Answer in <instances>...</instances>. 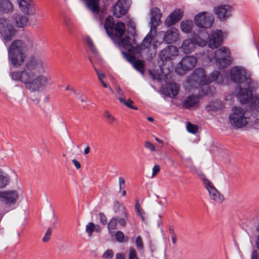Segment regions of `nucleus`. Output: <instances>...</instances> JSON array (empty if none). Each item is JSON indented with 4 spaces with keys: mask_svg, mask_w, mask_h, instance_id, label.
<instances>
[{
    "mask_svg": "<svg viewBox=\"0 0 259 259\" xmlns=\"http://www.w3.org/2000/svg\"><path fill=\"white\" fill-rule=\"evenodd\" d=\"M147 119H148V121H149L150 122H153L154 121V119L152 117H148L147 118Z\"/></svg>",
    "mask_w": 259,
    "mask_h": 259,
    "instance_id": "obj_63",
    "label": "nucleus"
},
{
    "mask_svg": "<svg viewBox=\"0 0 259 259\" xmlns=\"http://www.w3.org/2000/svg\"><path fill=\"white\" fill-rule=\"evenodd\" d=\"M145 147L146 148L149 149L151 151H156L155 146L149 142H146L145 143Z\"/></svg>",
    "mask_w": 259,
    "mask_h": 259,
    "instance_id": "obj_51",
    "label": "nucleus"
},
{
    "mask_svg": "<svg viewBox=\"0 0 259 259\" xmlns=\"http://www.w3.org/2000/svg\"><path fill=\"white\" fill-rule=\"evenodd\" d=\"M16 30L10 20L6 18H0V34L5 43L11 41L15 36Z\"/></svg>",
    "mask_w": 259,
    "mask_h": 259,
    "instance_id": "obj_6",
    "label": "nucleus"
},
{
    "mask_svg": "<svg viewBox=\"0 0 259 259\" xmlns=\"http://www.w3.org/2000/svg\"><path fill=\"white\" fill-rule=\"evenodd\" d=\"M178 30L174 28H171L164 33L163 40L167 44L175 42L179 38Z\"/></svg>",
    "mask_w": 259,
    "mask_h": 259,
    "instance_id": "obj_20",
    "label": "nucleus"
},
{
    "mask_svg": "<svg viewBox=\"0 0 259 259\" xmlns=\"http://www.w3.org/2000/svg\"><path fill=\"white\" fill-rule=\"evenodd\" d=\"M93 66L95 69V70L98 75V79L100 81V82L102 83V85L104 88H108V85L107 84L103 81V78L105 77V75L104 73L101 72L98 70L93 64Z\"/></svg>",
    "mask_w": 259,
    "mask_h": 259,
    "instance_id": "obj_38",
    "label": "nucleus"
},
{
    "mask_svg": "<svg viewBox=\"0 0 259 259\" xmlns=\"http://www.w3.org/2000/svg\"><path fill=\"white\" fill-rule=\"evenodd\" d=\"M119 185L120 190L123 189L125 187V180L123 178H119Z\"/></svg>",
    "mask_w": 259,
    "mask_h": 259,
    "instance_id": "obj_52",
    "label": "nucleus"
},
{
    "mask_svg": "<svg viewBox=\"0 0 259 259\" xmlns=\"http://www.w3.org/2000/svg\"><path fill=\"white\" fill-rule=\"evenodd\" d=\"M193 26V22L191 20L183 21L181 23V29L185 33L190 32Z\"/></svg>",
    "mask_w": 259,
    "mask_h": 259,
    "instance_id": "obj_33",
    "label": "nucleus"
},
{
    "mask_svg": "<svg viewBox=\"0 0 259 259\" xmlns=\"http://www.w3.org/2000/svg\"><path fill=\"white\" fill-rule=\"evenodd\" d=\"M100 221L101 224L103 225H105L107 224V220L106 215L103 212L99 213Z\"/></svg>",
    "mask_w": 259,
    "mask_h": 259,
    "instance_id": "obj_49",
    "label": "nucleus"
},
{
    "mask_svg": "<svg viewBox=\"0 0 259 259\" xmlns=\"http://www.w3.org/2000/svg\"><path fill=\"white\" fill-rule=\"evenodd\" d=\"M232 7L228 5H221L214 9V12L221 21H224L230 17Z\"/></svg>",
    "mask_w": 259,
    "mask_h": 259,
    "instance_id": "obj_17",
    "label": "nucleus"
},
{
    "mask_svg": "<svg viewBox=\"0 0 259 259\" xmlns=\"http://www.w3.org/2000/svg\"><path fill=\"white\" fill-rule=\"evenodd\" d=\"M160 169V166L159 165H155L152 168V178H154L156 175L159 172Z\"/></svg>",
    "mask_w": 259,
    "mask_h": 259,
    "instance_id": "obj_50",
    "label": "nucleus"
},
{
    "mask_svg": "<svg viewBox=\"0 0 259 259\" xmlns=\"http://www.w3.org/2000/svg\"><path fill=\"white\" fill-rule=\"evenodd\" d=\"M257 248L259 249V234L257 236V239L256 241Z\"/></svg>",
    "mask_w": 259,
    "mask_h": 259,
    "instance_id": "obj_61",
    "label": "nucleus"
},
{
    "mask_svg": "<svg viewBox=\"0 0 259 259\" xmlns=\"http://www.w3.org/2000/svg\"><path fill=\"white\" fill-rule=\"evenodd\" d=\"M125 31V24L123 22H117L115 26V33L117 36H122Z\"/></svg>",
    "mask_w": 259,
    "mask_h": 259,
    "instance_id": "obj_32",
    "label": "nucleus"
},
{
    "mask_svg": "<svg viewBox=\"0 0 259 259\" xmlns=\"http://www.w3.org/2000/svg\"><path fill=\"white\" fill-rule=\"evenodd\" d=\"M223 104L220 101L217 100L209 103L206 106L207 110L210 111L221 110L223 108Z\"/></svg>",
    "mask_w": 259,
    "mask_h": 259,
    "instance_id": "obj_30",
    "label": "nucleus"
},
{
    "mask_svg": "<svg viewBox=\"0 0 259 259\" xmlns=\"http://www.w3.org/2000/svg\"><path fill=\"white\" fill-rule=\"evenodd\" d=\"M117 218L114 217L112 218L108 223V229L110 233L113 230L117 229Z\"/></svg>",
    "mask_w": 259,
    "mask_h": 259,
    "instance_id": "obj_36",
    "label": "nucleus"
},
{
    "mask_svg": "<svg viewBox=\"0 0 259 259\" xmlns=\"http://www.w3.org/2000/svg\"><path fill=\"white\" fill-rule=\"evenodd\" d=\"M254 128L259 130V122L255 123L254 125Z\"/></svg>",
    "mask_w": 259,
    "mask_h": 259,
    "instance_id": "obj_64",
    "label": "nucleus"
},
{
    "mask_svg": "<svg viewBox=\"0 0 259 259\" xmlns=\"http://www.w3.org/2000/svg\"><path fill=\"white\" fill-rule=\"evenodd\" d=\"M251 259H258V252L256 250H254L251 254Z\"/></svg>",
    "mask_w": 259,
    "mask_h": 259,
    "instance_id": "obj_56",
    "label": "nucleus"
},
{
    "mask_svg": "<svg viewBox=\"0 0 259 259\" xmlns=\"http://www.w3.org/2000/svg\"><path fill=\"white\" fill-rule=\"evenodd\" d=\"M223 34L221 30L212 31L209 36L208 46L211 49H216L220 47L223 41Z\"/></svg>",
    "mask_w": 259,
    "mask_h": 259,
    "instance_id": "obj_15",
    "label": "nucleus"
},
{
    "mask_svg": "<svg viewBox=\"0 0 259 259\" xmlns=\"http://www.w3.org/2000/svg\"><path fill=\"white\" fill-rule=\"evenodd\" d=\"M13 17L15 25L18 27L22 28L24 27L28 22V18L26 16L21 14H15Z\"/></svg>",
    "mask_w": 259,
    "mask_h": 259,
    "instance_id": "obj_24",
    "label": "nucleus"
},
{
    "mask_svg": "<svg viewBox=\"0 0 259 259\" xmlns=\"http://www.w3.org/2000/svg\"><path fill=\"white\" fill-rule=\"evenodd\" d=\"M87 8L93 12H98L99 9V0H84Z\"/></svg>",
    "mask_w": 259,
    "mask_h": 259,
    "instance_id": "obj_31",
    "label": "nucleus"
},
{
    "mask_svg": "<svg viewBox=\"0 0 259 259\" xmlns=\"http://www.w3.org/2000/svg\"><path fill=\"white\" fill-rule=\"evenodd\" d=\"M178 50L177 47L174 46H168L161 50L159 54V58L162 61H168L171 60L172 57L177 56Z\"/></svg>",
    "mask_w": 259,
    "mask_h": 259,
    "instance_id": "obj_16",
    "label": "nucleus"
},
{
    "mask_svg": "<svg viewBox=\"0 0 259 259\" xmlns=\"http://www.w3.org/2000/svg\"><path fill=\"white\" fill-rule=\"evenodd\" d=\"M114 211L117 214V224L125 227L126 226V221L128 219V215L125 207L122 204L117 203L114 205Z\"/></svg>",
    "mask_w": 259,
    "mask_h": 259,
    "instance_id": "obj_13",
    "label": "nucleus"
},
{
    "mask_svg": "<svg viewBox=\"0 0 259 259\" xmlns=\"http://www.w3.org/2000/svg\"><path fill=\"white\" fill-rule=\"evenodd\" d=\"M52 229L51 228L48 229L47 232L45 233V236L42 238V241L44 242H47L50 239L51 235L52 233Z\"/></svg>",
    "mask_w": 259,
    "mask_h": 259,
    "instance_id": "obj_46",
    "label": "nucleus"
},
{
    "mask_svg": "<svg viewBox=\"0 0 259 259\" xmlns=\"http://www.w3.org/2000/svg\"><path fill=\"white\" fill-rule=\"evenodd\" d=\"M13 11V7L9 0H0V12L9 14Z\"/></svg>",
    "mask_w": 259,
    "mask_h": 259,
    "instance_id": "obj_25",
    "label": "nucleus"
},
{
    "mask_svg": "<svg viewBox=\"0 0 259 259\" xmlns=\"http://www.w3.org/2000/svg\"><path fill=\"white\" fill-rule=\"evenodd\" d=\"M77 98L82 102H86L87 97L83 95H80L77 97Z\"/></svg>",
    "mask_w": 259,
    "mask_h": 259,
    "instance_id": "obj_54",
    "label": "nucleus"
},
{
    "mask_svg": "<svg viewBox=\"0 0 259 259\" xmlns=\"http://www.w3.org/2000/svg\"><path fill=\"white\" fill-rule=\"evenodd\" d=\"M179 92V85L176 83L172 82L168 85L166 89L168 96L173 98L176 96Z\"/></svg>",
    "mask_w": 259,
    "mask_h": 259,
    "instance_id": "obj_28",
    "label": "nucleus"
},
{
    "mask_svg": "<svg viewBox=\"0 0 259 259\" xmlns=\"http://www.w3.org/2000/svg\"><path fill=\"white\" fill-rule=\"evenodd\" d=\"M151 23H152L151 29L153 28H156L153 26L154 24H158L160 21V19L162 16V14L160 12L159 9L157 8H154L151 10Z\"/></svg>",
    "mask_w": 259,
    "mask_h": 259,
    "instance_id": "obj_23",
    "label": "nucleus"
},
{
    "mask_svg": "<svg viewBox=\"0 0 259 259\" xmlns=\"http://www.w3.org/2000/svg\"><path fill=\"white\" fill-rule=\"evenodd\" d=\"M118 100L121 103L123 104L127 107L132 109L137 110V108L133 105V101L130 99H128L126 100L124 97H119Z\"/></svg>",
    "mask_w": 259,
    "mask_h": 259,
    "instance_id": "obj_35",
    "label": "nucleus"
},
{
    "mask_svg": "<svg viewBox=\"0 0 259 259\" xmlns=\"http://www.w3.org/2000/svg\"><path fill=\"white\" fill-rule=\"evenodd\" d=\"M197 58L193 56L183 57L176 68V72L180 75L192 69L196 65Z\"/></svg>",
    "mask_w": 259,
    "mask_h": 259,
    "instance_id": "obj_9",
    "label": "nucleus"
},
{
    "mask_svg": "<svg viewBox=\"0 0 259 259\" xmlns=\"http://www.w3.org/2000/svg\"><path fill=\"white\" fill-rule=\"evenodd\" d=\"M116 259H124V256L122 253H119L116 254Z\"/></svg>",
    "mask_w": 259,
    "mask_h": 259,
    "instance_id": "obj_58",
    "label": "nucleus"
},
{
    "mask_svg": "<svg viewBox=\"0 0 259 259\" xmlns=\"http://www.w3.org/2000/svg\"><path fill=\"white\" fill-rule=\"evenodd\" d=\"M115 236L116 240L120 243L127 242L128 240V237L125 236L123 233L121 231H117L115 234Z\"/></svg>",
    "mask_w": 259,
    "mask_h": 259,
    "instance_id": "obj_37",
    "label": "nucleus"
},
{
    "mask_svg": "<svg viewBox=\"0 0 259 259\" xmlns=\"http://www.w3.org/2000/svg\"><path fill=\"white\" fill-rule=\"evenodd\" d=\"M71 91L76 96V97L79 96V94L78 93H77V92L75 90L71 89Z\"/></svg>",
    "mask_w": 259,
    "mask_h": 259,
    "instance_id": "obj_62",
    "label": "nucleus"
},
{
    "mask_svg": "<svg viewBox=\"0 0 259 259\" xmlns=\"http://www.w3.org/2000/svg\"><path fill=\"white\" fill-rule=\"evenodd\" d=\"M95 225L93 223H89L87 226L85 230L89 236H91L93 232L95 230Z\"/></svg>",
    "mask_w": 259,
    "mask_h": 259,
    "instance_id": "obj_42",
    "label": "nucleus"
},
{
    "mask_svg": "<svg viewBox=\"0 0 259 259\" xmlns=\"http://www.w3.org/2000/svg\"><path fill=\"white\" fill-rule=\"evenodd\" d=\"M240 89L237 95V98L242 104L249 102V109L253 115H256L259 108V95H253L250 91V87H239Z\"/></svg>",
    "mask_w": 259,
    "mask_h": 259,
    "instance_id": "obj_2",
    "label": "nucleus"
},
{
    "mask_svg": "<svg viewBox=\"0 0 259 259\" xmlns=\"http://www.w3.org/2000/svg\"><path fill=\"white\" fill-rule=\"evenodd\" d=\"M155 140L159 143L161 144L162 145L161 146H163V142L161 140L158 139V138H155Z\"/></svg>",
    "mask_w": 259,
    "mask_h": 259,
    "instance_id": "obj_60",
    "label": "nucleus"
},
{
    "mask_svg": "<svg viewBox=\"0 0 259 259\" xmlns=\"http://www.w3.org/2000/svg\"><path fill=\"white\" fill-rule=\"evenodd\" d=\"M186 127L188 132L192 134L196 133L198 130L197 125L193 124L189 122H187Z\"/></svg>",
    "mask_w": 259,
    "mask_h": 259,
    "instance_id": "obj_39",
    "label": "nucleus"
},
{
    "mask_svg": "<svg viewBox=\"0 0 259 259\" xmlns=\"http://www.w3.org/2000/svg\"><path fill=\"white\" fill-rule=\"evenodd\" d=\"M231 80L239 85V87H250L251 80L246 75V71L242 67L235 66L230 72Z\"/></svg>",
    "mask_w": 259,
    "mask_h": 259,
    "instance_id": "obj_4",
    "label": "nucleus"
},
{
    "mask_svg": "<svg viewBox=\"0 0 259 259\" xmlns=\"http://www.w3.org/2000/svg\"><path fill=\"white\" fill-rule=\"evenodd\" d=\"M86 42L90 48V49L92 51L93 53L96 54L97 53V50L93 44V42L92 40L89 37H87L85 39Z\"/></svg>",
    "mask_w": 259,
    "mask_h": 259,
    "instance_id": "obj_43",
    "label": "nucleus"
},
{
    "mask_svg": "<svg viewBox=\"0 0 259 259\" xmlns=\"http://www.w3.org/2000/svg\"><path fill=\"white\" fill-rule=\"evenodd\" d=\"M72 162L73 164L74 165L75 167L76 168V169H79L81 167V165L79 161H78L77 160L74 159L72 160Z\"/></svg>",
    "mask_w": 259,
    "mask_h": 259,
    "instance_id": "obj_55",
    "label": "nucleus"
},
{
    "mask_svg": "<svg viewBox=\"0 0 259 259\" xmlns=\"http://www.w3.org/2000/svg\"><path fill=\"white\" fill-rule=\"evenodd\" d=\"M171 240L174 244H176L177 241V236L176 234H173L171 235Z\"/></svg>",
    "mask_w": 259,
    "mask_h": 259,
    "instance_id": "obj_57",
    "label": "nucleus"
},
{
    "mask_svg": "<svg viewBox=\"0 0 259 259\" xmlns=\"http://www.w3.org/2000/svg\"><path fill=\"white\" fill-rule=\"evenodd\" d=\"M133 67L142 74H144L145 64L143 61L138 60L135 61L133 64Z\"/></svg>",
    "mask_w": 259,
    "mask_h": 259,
    "instance_id": "obj_34",
    "label": "nucleus"
},
{
    "mask_svg": "<svg viewBox=\"0 0 259 259\" xmlns=\"http://www.w3.org/2000/svg\"><path fill=\"white\" fill-rule=\"evenodd\" d=\"M199 98L197 96H189L187 97L183 103V106L186 108H190L197 105Z\"/></svg>",
    "mask_w": 259,
    "mask_h": 259,
    "instance_id": "obj_26",
    "label": "nucleus"
},
{
    "mask_svg": "<svg viewBox=\"0 0 259 259\" xmlns=\"http://www.w3.org/2000/svg\"><path fill=\"white\" fill-rule=\"evenodd\" d=\"M215 59L217 65L220 68H223L229 66L231 62L230 50L223 47L215 52Z\"/></svg>",
    "mask_w": 259,
    "mask_h": 259,
    "instance_id": "obj_7",
    "label": "nucleus"
},
{
    "mask_svg": "<svg viewBox=\"0 0 259 259\" xmlns=\"http://www.w3.org/2000/svg\"><path fill=\"white\" fill-rule=\"evenodd\" d=\"M220 75V72L214 71L210 76L205 75L204 70L203 68L196 69L191 77L188 79L187 82L192 87H197V85H203L210 83L217 80Z\"/></svg>",
    "mask_w": 259,
    "mask_h": 259,
    "instance_id": "obj_3",
    "label": "nucleus"
},
{
    "mask_svg": "<svg viewBox=\"0 0 259 259\" xmlns=\"http://www.w3.org/2000/svg\"><path fill=\"white\" fill-rule=\"evenodd\" d=\"M114 25V22L112 17L109 16L106 18L104 28L107 33L110 36L113 35Z\"/></svg>",
    "mask_w": 259,
    "mask_h": 259,
    "instance_id": "obj_27",
    "label": "nucleus"
},
{
    "mask_svg": "<svg viewBox=\"0 0 259 259\" xmlns=\"http://www.w3.org/2000/svg\"><path fill=\"white\" fill-rule=\"evenodd\" d=\"M10 182L9 175L0 169V189L5 188Z\"/></svg>",
    "mask_w": 259,
    "mask_h": 259,
    "instance_id": "obj_29",
    "label": "nucleus"
},
{
    "mask_svg": "<svg viewBox=\"0 0 259 259\" xmlns=\"http://www.w3.org/2000/svg\"><path fill=\"white\" fill-rule=\"evenodd\" d=\"M205 188L208 191L210 198L218 203H221L224 200V196L214 187L213 184L204 175L201 177Z\"/></svg>",
    "mask_w": 259,
    "mask_h": 259,
    "instance_id": "obj_12",
    "label": "nucleus"
},
{
    "mask_svg": "<svg viewBox=\"0 0 259 259\" xmlns=\"http://www.w3.org/2000/svg\"><path fill=\"white\" fill-rule=\"evenodd\" d=\"M233 113L229 116L231 124L235 128H240L245 126L248 121L245 116V111L240 107H234L232 108Z\"/></svg>",
    "mask_w": 259,
    "mask_h": 259,
    "instance_id": "obj_5",
    "label": "nucleus"
},
{
    "mask_svg": "<svg viewBox=\"0 0 259 259\" xmlns=\"http://www.w3.org/2000/svg\"><path fill=\"white\" fill-rule=\"evenodd\" d=\"M122 53H123V55L124 56V57H125L126 60L128 62L132 63V64H133V63L135 61V57L133 55H131L130 54H128L125 52H123Z\"/></svg>",
    "mask_w": 259,
    "mask_h": 259,
    "instance_id": "obj_48",
    "label": "nucleus"
},
{
    "mask_svg": "<svg viewBox=\"0 0 259 259\" xmlns=\"http://www.w3.org/2000/svg\"><path fill=\"white\" fill-rule=\"evenodd\" d=\"M135 210L138 213V214L141 217L142 221L145 220L144 215H145V212L142 210V209L141 208L140 205L138 202V201L137 202L136 205H135Z\"/></svg>",
    "mask_w": 259,
    "mask_h": 259,
    "instance_id": "obj_41",
    "label": "nucleus"
},
{
    "mask_svg": "<svg viewBox=\"0 0 259 259\" xmlns=\"http://www.w3.org/2000/svg\"><path fill=\"white\" fill-rule=\"evenodd\" d=\"M214 21L213 15L207 12H203L196 15L194 18L195 24L198 27L208 28L211 27Z\"/></svg>",
    "mask_w": 259,
    "mask_h": 259,
    "instance_id": "obj_11",
    "label": "nucleus"
},
{
    "mask_svg": "<svg viewBox=\"0 0 259 259\" xmlns=\"http://www.w3.org/2000/svg\"><path fill=\"white\" fill-rule=\"evenodd\" d=\"M19 6L21 11L27 15H33L32 7L33 3L32 0H17Z\"/></svg>",
    "mask_w": 259,
    "mask_h": 259,
    "instance_id": "obj_21",
    "label": "nucleus"
},
{
    "mask_svg": "<svg viewBox=\"0 0 259 259\" xmlns=\"http://www.w3.org/2000/svg\"><path fill=\"white\" fill-rule=\"evenodd\" d=\"M104 116L110 124H112L116 121V118L107 110L104 111Z\"/></svg>",
    "mask_w": 259,
    "mask_h": 259,
    "instance_id": "obj_40",
    "label": "nucleus"
},
{
    "mask_svg": "<svg viewBox=\"0 0 259 259\" xmlns=\"http://www.w3.org/2000/svg\"><path fill=\"white\" fill-rule=\"evenodd\" d=\"M90 148L89 146H88L85 148V149L84 150V154H88L90 153Z\"/></svg>",
    "mask_w": 259,
    "mask_h": 259,
    "instance_id": "obj_59",
    "label": "nucleus"
},
{
    "mask_svg": "<svg viewBox=\"0 0 259 259\" xmlns=\"http://www.w3.org/2000/svg\"><path fill=\"white\" fill-rule=\"evenodd\" d=\"M114 252L112 249L107 250L102 255V257L105 259H110L113 257Z\"/></svg>",
    "mask_w": 259,
    "mask_h": 259,
    "instance_id": "obj_45",
    "label": "nucleus"
},
{
    "mask_svg": "<svg viewBox=\"0 0 259 259\" xmlns=\"http://www.w3.org/2000/svg\"><path fill=\"white\" fill-rule=\"evenodd\" d=\"M206 44L205 40L201 39L198 35H195L191 39L184 40L181 49L184 53L189 54L195 50L196 46L204 47Z\"/></svg>",
    "mask_w": 259,
    "mask_h": 259,
    "instance_id": "obj_8",
    "label": "nucleus"
},
{
    "mask_svg": "<svg viewBox=\"0 0 259 259\" xmlns=\"http://www.w3.org/2000/svg\"><path fill=\"white\" fill-rule=\"evenodd\" d=\"M133 43L134 41L133 39L128 36H125L121 39L119 45L128 51L137 53V46H134Z\"/></svg>",
    "mask_w": 259,
    "mask_h": 259,
    "instance_id": "obj_22",
    "label": "nucleus"
},
{
    "mask_svg": "<svg viewBox=\"0 0 259 259\" xmlns=\"http://www.w3.org/2000/svg\"><path fill=\"white\" fill-rule=\"evenodd\" d=\"M153 39L150 32L148 33L146 36L144 38L142 44L141 46H137V53H140L142 51L145 49H149L151 46L153 47V49H156V42L153 41Z\"/></svg>",
    "mask_w": 259,
    "mask_h": 259,
    "instance_id": "obj_18",
    "label": "nucleus"
},
{
    "mask_svg": "<svg viewBox=\"0 0 259 259\" xmlns=\"http://www.w3.org/2000/svg\"><path fill=\"white\" fill-rule=\"evenodd\" d=\"M136 245L138 249H143L144 248V244L142 237L139 236L136 239Z\"/></svg>",
    "mask_w": 259,
    "mask_h": 259,
    "instance_id": "obj_44",
    "label": "nucleus"
},
{
    "mask_svg": "<svg viewBox=\"0 0 259 259\" xmlns=\"http://www.w3.org/2000/svg\"><path fill=\"white\" fill-rule=\"evenodd\" d=\"M183 15L181 9L174 11L165 20L164 24L166 26H170L180 21Z\"/></svg>",
    "mask_w": 259,
    "mask_h": 259,
    "instance_id": "obj_19",
    "label": "nucleus"
},
{
    "mask_svg": "<svg viewBox=\"0 0 259 259\" xmlns=\"http://www.w3.org/2000/svg\"><path fill=\"white\" fill-rule=\"evenodd\" d=\"M129 259H139L137 256V253L136 250L133 248L130 247L129 250Z\"/></svg>",
    "mask_w": 259,
    "mask_h": 259,
    "instance_id": "obj_47",
    "label": "nucleus"
},
{
    "mask_svg": "<svg viewBox=\"0 0 259 259\" xmlns=\"http://www.w3.org/2000/svg\"><path fill=\"white\" fill-rule=\"evenodd\" d=\"M36 48V44L32 40L26 44L21 39H16L8 49V59L12 65L16 68L23 65L22 69L10 72L11 79L23 83L31 93L39 92L53 84L50 75L43 74L48 69L46 61L34 55L26 58L27 50L33 52Z\"/></svg>",
    "mask_w": 259,
    "mask_h": 259,
    "instance_id": "obj_1",
    "label": "nucleus"
},
{
    "mask_svg": "<svg viewBox=\"0 0 259 259\" xmlns=\"http://www.w3.org/2000/svg\"><path fill=\"white\" fill-rule=\"evenodd\" d=\"M21 193L22 191L20 190H8L0 191V201L8 206L14 205L18 200Z\"/></svg>",
    "mask_w": 259,
    "mask_h": 259,
    "instance_id": "obj_10",
    "label": "nucleus"
},
{
    "mask_svg": "<svg viewBox=\"0 0 259 259\" xmlns=\"http://www.w3.org/2000/svg\"><path fill=\"white\" fill-rule=\"evenodd\" d=\"M116 91L117 92V96L118 98L119 97H123V92L119 87H117L116 88Z\"/></svg>",
    "mask_w": 259,
    "mask_h": 259,
    "instance_id": "obj_53",
    "label": "nucleus"
},
{
    "mask_svg": "<svg viewBox=\"0 0 259 259\" xmlns=\"http://www.w3.org/2000/svg\"><path fill=\"white\" fill-rule=\"evenodd\" d=\"M129 6V0H119L114 7L113 15L117 18L121 17L125 14Z\"/></svg>",
    "mask_w": 259,
    "mask_h": 259,
    "instance_id": "obj_14",
    "label": "nucleus"
}]
</instances>
